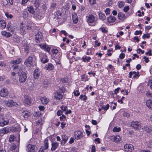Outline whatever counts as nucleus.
<instances>
[{
  "instance_id": "29",
  "label": "nucleus",
  "mask_w": 152,
  "mask_h": 152,
  "mask_svg": "<svg viewBox=\"0 0 152 152\" xmlns=\"http://www.w3.org/2000/svg\"><path fill=\"white\" fill-rule=\"evenodd\" d=\"M22 59L21 58H18L17 59L15 60L12 61L11 62V63L15 64H20L21 61Z\"/></svg>"
},
{
  "instance_id": "52",
  "label": "nucleus",
  "mask_w": 152,
  "mask_h": 152,
  "mask_svg": "<svg viewBox=\"0 0 152 152\" xmlns=\"http://www.w3.org/2000/svg\"><path fill=\"white\" fill-rule=\"evenodd\" d=\"M18 66L17 64H14V65L12 66V68L13 70H15L17 69L18 68Z\"/></svg>"
},
{
  "instance_id": "59",
  "label": "nucleus",
  "mask_w": 152,
  "mask_h": 152,
  "mask_svg": "<svg viewBox=\"0 0 152 152\" xmlns=\"http://www.w3.org/2000/svg\"><path fill=\"white\" fill-rule=\"evenodd\" d=\"M74 93L75 96H78L80 95V93L78 90H76Z\"/></svg>"
},
{
  "instance_id": "35",
  "label": "nucleus",
  "mask_w": 152,
  "mask_h": 152,
  "mask_svg": "<svg viewBox=\"0 0 152 152\" xmlns=\"http://www.w3.org/2000/svg\"><path fill=\"white\" fill-rule=\"evenodd\" d=\"M25 30V27L23 26V23H21L20 28V31L21 33H24Z\"/></svg>"
},
{
  "instance_id": "44",
  "label": "nucleus",
  "mask_w": 152,
  "mask_h": 152,
  "mask_svg": "<svg viewBox=\"0 0 152 152\" xmlns=\"http://www.w3.org/2000/svg\"><path fill=\"white\" fill-rule=\"evenodd\" d=\"M82 59L83 61L85 62L86 61H88L91 59V58L90 57L86 56L85 57H83Z\"/></svg>"
},
{
  "instance_id": "31",
  "label": "nucleus",
  "mask_w": 152,
  "mask_h": 152,
  "mask_svg": "<svg viewBox=\"0 0 152 152\" xmlns=\"http://www.w3.org/2000/svg\"><path fill=\"white\" fill-rule=\"evenodd\" d=\"M6 26L5 21L4 20H0V27L1 29L4 28Z\"/></svg>"
},
{
  "instance_id": "22",
  "label": "nucleus",
  "mask_w": 152,
  "mask_h": 152,
  "mask_svg": "<svg viewBox=\"0 0 152 152\" xmlns=\"http://www.w3.org/2000/svg\"><path fill=\"white\" fill-rule=\"evenodd\" d=\"M147 106L150 109L152 110V100L148 99L146 102Z\"/></svg>"
},
{
  "instance_id": "7",
  "label": "nucleus",
  "mask_w": 152,
  "mask_h": 152,
  "mask_svg": "<svg viewBox=\"0 0 152 152\" xmlns=\"http://www.w3.org/2000/svg\"><path fill=\"white\" fill-rule=\"evenodd\" d=\"M124 149L126 152H132L134 150V148L132 144H126L124 145Z\"/></svg>"
},
{
  "instance_id": "42",
  "label": "nucleus",
  "mask_w": 152,
  "mask_h": 152,
  "mask_svg": "<svg viewBox=\"0 0 152 152\" xmlns=\"http://www.w3.org/2000/svg\"><path fill=\"white\" fill-rule=\"evenodd\" d=\"M113 131L114 132H119L121 131V128L120 127H115L113 128Z\"/></svg>"
},
{
  "instance_id": "28",
  "label": "nucleus",
  "mask_w": 152,
  "mask_h": 152,
  "mask_svg": "<svg viewBox=\"0 0 152 152\" xmlns=\"http://www.w3.org/2000/svg\"><path fill=\"white\" fill-rule=\"evenodd\" d=\"M72 17L73 21L74 23H77L78 21V19L77 15L75 13H74V14L72 15Z\"/></svg>"
},
{
  "instance_id": "3",
  "label": "nucleus",
  "mask_w": 152,
  "mask_h": 152,
  "mask_svg": "<svg viewBox=\"0 0 152 152\" xmlns=\"http://www.w3.org/2000/svg\"><path fill=\"white\" fill-rule=\"evenodd\" d=\"M12 120L13 121V123H15V124L11 126L10 131L14 132H19L20 130L19 124L16 123L14 118L12 119Z\"/></svg>"
},
{
  "instance_id": "19",
  "label": "nucleus",
  "mask_w": 152,
  "mask_h": 152,
  "mask_svg": "<svg viewBox=\"0 0 152 152\" xmlns=\"http://www.w3.org/2000/svg\"><path fill=\"white\" fill-rule=\"evenodd\" d=\"M45 69L48 71L51 70L53 69V65L51 63L47 64L45 66Z\"/></svg>"
},
{
  "instance_id": "43",
  "label": "nucleus",
  "mask_w": 152,
  "mask_h": 152,
  "mask_svg": "<svg viewBox=\"0 0 152 152\" xmlns=\"http://www.w3.org/2000/svg\"><path fill=\"white\" fill-rule=\"evenodd\" d=\"M23 17L24 18H27L28 17V13L26 11H24L23 13Z\"/></svg>"
},
{
  "instance_id": "38",
  "label": "nucleus",
  "mask_w": 152,
  "mask_h": 152,
  "mask_svg": "<svg viewBox=\"0 0 152 152\" xmlns=\"http://www.w3.org/2000/svg\"><path fill=\"white\" fill-rule=\"evenodd\" d=\"M124 4V2L122 1H120L118 2V5L120 8L123 7Z\"/></svg>"
},
{
  "instance_id": "51",
  "label": "nucleus",
  "mask_w": 152,
  "mask_h": 152,
  "mask_svg": "<svg viewBox=\"0 0 152 152\" xmlns=\"http://www.w3.org/2000/svg\"><path fill=\"white\" fill-rule=\"evenodd\" d=\"M25 50L27 52V53H28V50L29 48V47L27 45H24L23 46Z\"/></svg>"
},
{
  "instance_id": "49",
  "label": "nucleus",
  "mask_w": 152,
  "mask_h": 152,
  "mask_svg": "<svg viewBox=\"0 0 152 152\" xmlns=\"http://www.w3.org/2000/svg\"><path fill=\"white\" fill-rule=\"evenodd\" d=\"M60 81L63 83H67L68 82L67 79L66 78H61L60 79Z\"/></svg>"
},
{
  "instance_id": "15",
  "label": "nucleus",
  "mask_w": 152,
  "mask_h": 152,
  "mask_svg": "<svg viewBox=\"0 0 152 152\" xmlns=\"http://www.w3.org/2000/svg\"><path fill=\"white\" fill-rule=\"evenodd\" d=\"M27 150L28 152H34V146L29 144L27 146Z\"/></svg>"
},
{
  "instance_id": "36",
  "label": "nucleus",
  "mask_w": 152,
  "mask_h": 152,
  "mask_svg": "<svg viewBox=\"0 0 152 152\" xmlns=\"http://www.w3.org/2000/svg\"><path fill=\"white\" fill-rule=\"evenodd\" d=\"M28 11L31 13L34 14L35 13L34 9L32 6H30L28 8Z\"/></svg>"
},
{
  "instance_id": "53",
  "label": "nucleus",
  "mask_w": 152,
  "mask_h": 152,
  "mask_svg": "<svg viewBox=\"0 0 152 152\" xmlns=\"http://www.w3.org/2000/svg\"><path fill=\"white\" fill-rule=\"evenodd\" d=\"M61 110H62L63 111H66L67 109V107L62 105L61 107Z\"/></svg>"
},
{
  "instance_id": "2",
  "label": "nucleus",
  "mask_w": 152,
  "mask_h": 152,
  "mask_svg": "<svg viewBox=\"0 0 152 152\" xmlns=\"http://www.w3.org/2000/svg\"><path fill=\"white\" fill-rule=\"evenodd\" d=\"M87 21L89 26H94L96 24V19L95 16L92 14H89L86 17Z\"/></svg>"
},
{
  "instance_id": "11",
  "label": "nucleus",
  "mask_w": 152,
  "mask_h": 152,
  "mask_svg": "<svg viewBox=\"0 0 152 152\" xmlns=\"http://www.w3.org/2000/svg\"><path fill=\"white\" fill-rule=\"evenodd\" d=\"M74 134L75 138L77 140L80 139L83 136V133L80 131H75Z\"/></svg>"
},
{
  "instance_id": "61",
  "label": "nucleus",
  "mask_w": 152,
  "mask_h": 152,
  "mask_svg": "<svg viewBox=\"0 0 152 152\" xmlns=\"http://www.w3.org/2000/svg\"><path fill=\"white\" fill-rule=\"evenodd\" d=\"M148 85L150 86L152 90V80H150L148 81Z\"/></svg>"
},
{
  "instance_id": "57",
  "label": "nucleus",
  "mask_w": 152,
  "mask_h": 152,
  "mask_svg": "<svg viewBox=\"0 0 152 152\" xmlns=\"http://www.w3.org/2000/svg\"><path fill=\"white\" fill-rule=\"evenodd\" d=\"M150 37L149 34H144V35L142 36V38L143 39H145L146 38H148Z\"/></svg>"
},
{
  "instance_id": "6",
  "label": "nucleus",
  "mask_w": 152,
  "mask_h": 152,
  "mask_svg": "<svg viewBox=\"0 0 152 152\" xmlns=\"http://www.w3.org/2000/svg\"><path fill=\"white\" fill-rule=\"evenodd\" d=\"M24 64L27 67H30L33 64V58L29 56L25 60Z\"/></svg>"
},
{
  "instance_id": "41",
  "label": "nucleus",
  "mask_w": 152,
  "mask_h": 152,
  "mask_svg": "<svg viewBox=\"0 0 152 152\" xmlns=\"http://www.w3.org/2000/svg\"><path fill=\"white\" fill-rule=\"evenodd\" d=\"M1 34L4 36L9 37H10V33H8L5 31H2Z\"/></svg>"
},
{
  "instance_id": "26",
  "label": "nucleus",
  "mask_w": 152,
  "mask_h": 152,
  "mask_svg": "<svg viewBox=\"0 0 152 152\" xmlns=\"http://www.w3.org/2000/svg\"><path fill=\"white\" fill-rule=\"evenodd\" d=\"M144 130L147 132L151 133L152 131V128L151 126H146L142 128Z\"/></svg>"
},
{
  "instance_id": "16",
  "label": "nucleus",
  "mask_w": 152,
  "mask_h": 152,
  "mask_svg": "<svg viewBox=\"0 0 152 152\" xmlns=\"http://www.w3.org/2000/svg\"><path fill=\"white\" fill-rule=\"evenodd\" d=\"M39 45L42 49H44L45 51H46L49 53L50 52V48L47 45L42 44H40Z\"/></svg>"
},
{
  "instance_id": "20",
  "label": "nucleus",
  "mask_w": 152,
  "mask_h": 152,
  "mask_svg": "<svg viewBox=\"0 0 152 152\" xmlns=\"http://www.w3.org/2000/svg\"><path fill=\"white\" fill-rule=\"evenodd\" d=\"M62 141L61 142L62 145H64L68 139V137L65 135L64 134L62 135Z\"/></svg>"
},
{
  "instance_id": "17",
  "label": "nucleus",
  "mask_w": 152,
  "mask_h": 152,
  "mask_svg": "<svg viewBox=\"0 0 152 152\" xmlns=\"http://www.w3.org/2000/svg\"><path fill=\"white\" fill-rule=\"evenodd\" d=\"M40 71L38 69H35L34 71V77L35 79H37L40 76Z\"/></svg>"
},
{
  "instance_id": "48",
  "label": "nucleus",
  "mask_w": 152,
  "mask_h": 152,
  "mask_svg": "<svg viewBox=\"0 0 152 152\" xmlns=\"http://www.w3.org/2000/svg\"><path fill=\"white\" fill-rule=\"evenodd\" d=\"M16 140V137H15V136H14V135H10V142L11 141H14Z\"/></svg>"
},
{
  "instance_id": "14",
  "label": "nucleus",
  "mask_w": 152,
  "mask_h": 152,
  "mask_svg": "<svg viewBox=\"0 0 152 152\" xmlns=\"http://www.w3.org/2000/svg\"><path fill=\"white\" fill-rule=\"evenodd\" d=\"M139 72H136L135 71L130 72L129 73V77L130 78L132 77V76L133 75V77L134 78H136L137 77H139L140 75H139Z\"/></svg>"
},
{
  "instance_id": "13",
  "label": "nucleus",
  "mask_w": 152,
  "mask_h": 152,
  "mask_svg": "<svg viewBox=\"0 0 152 152\" xmlns=\"http://www.w3.org/2000/svg\"><path fill=\"white\" fill-rule=\"evenodd\" d=\"M7 90L6 89L3 88L0 91V96L1 97H5L8 94Z\"/></svg>"
},
{
  "instance_id": "1",
  "label": "nucleus",
  "mask_w": 152,
  "mask_h": 152,
  "mask_svg": "<svg viewBox=\"0 0 152 152\" xmlns=\"http://www.w3.org/2000/svg\"><path fill=\"white\" fill-rule=\"evenodd\" d=\"M17 27V22L16 20H12L10 22V30L12 33V34H10L11 40L15 42H19L20 39L16 34V30Z\"/></svg>"
},
{
  "instance_id": "55",
  "label": "nucleus",
  "mask_w": 152,
  "mask_h": 152,
  "mask_svg": "<svg viewBox=\"0 0 152 152\" xmlns=\"http://www.w3.org/2000/svg\"><path fill=\"white\" fill-rule=\"evenodd\" d=\"M52 52L53 54H55L58 53V51L57 49H53L52 50Z\"/></svg>"
},
{
  "instance_id": "24",
  "label": "nucleus",
  "mask_w": 152,
  "mask_h": 152,
  "mask_svg": "<svg viewBox=\"0 0 152 152\" xmlns=\"http://www.w3.org/2000/svg\"><path fill=\"white\" fill-rule=\"evenodd\" d=\"M40 99L42 103L44 104H47L49 102V99L45 97L41 98Z\"/></svg>"
},
{
  "instance_id": "50",
  "label": "nucleus",
  "mask_w": 152,
  "mask_h": 152,
  "mask_svg": "<svg viewBox=\"0 0 152 152\" xmlns=\"http://www.w3.org/2000/svg\"><path fill=\"white\" fill-rule=\"evenodd\" d=\"M99 30L102 31L103 33H106L107 32V31L106 30L104 27H101L99 28Z\"/></svg>"
},
{
  "instance_id": "21",
  "label": "nucleus",
  "mask_w": 152,
  "mask_h": 152,
  "mask_svg": "<svg viewBox=\"0 0 152 152\" xmlns=\"http://www.w3.org/2000/svg\"><path fill=\"white\" fill-rule=\"evenodd\" d=\"M118 16L119 19L122 20H124L126 18L125 15L121 12H119L118 13Z\"/></svg>"
},
{
  "instance_id": "32",
  "label": "nucleus",
  "mask_w": 152,
  "mask_h": 152,
  "mask_svg": "<svg viewBox=\"0 0 152 152\" xmlns=\"http://www.w3.org/2000/svg\"><path fill=\"white\" fill-rule=\"evenodd\" d=\"M34 17L36 19L38 20H40L42 18V16L40 15V13H37L35 14V13L34 14Z\"/></svg>"
},
{
  "instance_id": "56",
  "label": "nucleus",
  "mask_w": 152,
  "mask_h": 152,
  "mask_svg": "<svg viewBox=\"0 0 152 152\" xmlns=\"http://www.w3.org/2000/svg\"><path fill=\"white\" fill-rule=\"evenodd\" d=\"M147 146L150 148H152V141H149L148 142Z\"/></svg>"
},
{
  "instance_id": "12",
  "label": "nucleus",
  "mask_w": 152,
  "mask_h": 152,
  "mask_svg": "<svg viewBox=\"0 0 152 152\" xmlns=\"http://www.w3.org/2000/svg\"><path fill=\"white\" fill-rule=\"evenodd\" d=\"M54 97L57 100H61L63 98L62 94L58 91H56L55 93Z\"/></svg>"
},
{
  "instance_id": "23",
  "label": "nucleus",
  "mask_w": 152,
  "mask_h": 152,
  "mask_svg": "<svg viewBox=\"0 0 152 152\" xmlns=\"http://www.w3.org/2000/svg\"><path fill=\"white\" fill-rule=\"evenodd\" d=\"M58 143L57 142H52L51 150L54 151L56 149L58 146Z\"/></svg>"
},
{
  "instance_id": "34",
  "label": "nucleus",
  "mask_w": 152,
  "mask_h": 152,
  "mask_svg": "<svg viewBox=\"0 0 152 152\" xmlns=\"http://www.w3.org/2000/svg\"><path fill=\"white\" fill-rule=\"evenodd\" d=\"M23 116L24 118H27L31 115V113L30 112L26 111L23 112Z\"/></svg>"
},
{
  "instance_id": "10",
  "label": "nucleus",
  "mask_w": 152,
  "mask_h": 152,
  "mask_svg": "<svg viewBox=\"0 0 152 152\" xmlns=\"http://www.w3.org/2000/svg\"><path fill=\"white\" fill-rule=\"evenodd\" d=\"M109 139L113 142H117L121 140V138L120 136L118 135L115 136H112L110 137Z\"/></svg>"
},
{
  "instance_id": "63",
  "label": "nucleus",
  "mask_w": 152,
  "mask_h": 152,
  "mask_svg": "<svg viewBox=\"0 0 152 152\" xmlns=\"http://www.w3.org/2000/svg\"><path fill=\"white\" fill-rule=\"evenodd\" d=\"M110 9L109 8H107L105 11L106 15H108L110 13Z\"/></svg>"
},
{
  "instance_id": "18",
  "label": "nucleus",
  "mask_w": 152,
  "mask_h": 152,
  "mask_svg": "<svg viewBox=\"0 0 152 152\" xmlns=\"http://www.w3.org/2000/svg\"><path fill=\"white\" fill-rule=\"evenodd\" d=\"M41 61L43 63H45L47 62L48 61V59L47 56L45 54H43L41 58Z\"/></svg>"
},
{
  "instance_id": "27",
  "label": "nucleus",
  "mask_w": 152,
  "mask_h": 152,
  "mask_svg": "<svg viewBox=\"0 0 152 152\" xmlns=\"http://www.w3.org/2000/svg\"><path fill=\"white\" fill-rule=\"evenodd\" d=\"M108 22L110 23L115 22L116 20V18L115 17L110 16L107 18Z\"/></svg>"
},
{
  "instance_id": "45",
  "label": "nucleus",
  "mask_w": 152,
  "mask_h": 152,
  "mask_svg": "<svg viewBox=\"0 0 152 152\" xmlns=\"http://www.w3.org/2000/svg\"><path fill=\"white\" fill-rule=\"evenodd\" d=\"M40 5L39 1L38 0H36L34 3V5L37 8L39 7Z\"/></svg>"
},
{
  "instance_id": "47",
  "label": "nucleus",
  "mask_w": 152,
  "mask_h": 152,
  "mask_svg": "<svg viewBox=\"0 0 152 152\" xmlns=\"http://www.w3.org/2000/svg\"><path fill=\"white\" fill-rule=\"evenodd\" d=\"M16 148V145L14 144H12L11 147V148L10 149V151H11V150H12V151L13 152H14L15 151V149Z\"/></svg>"
},
{
  "instance_id": "30",
  "label": "nucleus",
  "mask_w": 152,
  "mask_h": 152,
  "mask_svg": "<svg viewBox=\"0 0 152 152\" xmlns=\"http://www.w3.org/2000/svg\"><path fill=\"white\" fill-rule=\"evenodd\" d=\"M34 23L31 22H29L26 25L27 29L28 30H30L32 28V27L34 26Z\"/></svg>"
},
{
  "instance_id": "5",
  "label": "nucleus",
  "mask_w": 152,
  "mask_h": 152,
  "mask_svg": "<svg viewBox=\"0 0 152 152\" xmlns=\"http://www.w3.org/2000/svg\"><path fill=\"white\" fill-rule=\"evenodd\" d=\"M132 127L136 130H139L141 128V123L138 121H132L131 124Z\"/></svg>"
},
{
  "instance_id": "8",
  "label": "nucleus",
  "mask_w": 152,
  "mask_h": 152,
  "mask_svg": "<svg viewBox=\"0 0 152 152\" xmlns=\"http://www.w3.org/2000/svg\"><path fill=\"white\" fill-rule=\"evenodd\" d=\"M42 34L40 31H38L35 35V41L37 43H39L42 38Z\"/></svg>"
},
{
  "instance_id": "4",
  "label": "nucleus",
  "mask_w": 152,
  "mask_h": 152,
  "mask_svg": "<svg viewBox=\"0 0 152 152\" xmlns=\"http://www.w3.org/2000/svg\"><path fill=\"white\" fill-rule=\"evenodd\" d=\"M18 75L19 76V81L20 83H23L24 82L27 77L26 74L24 72H22L20 75L19 72H18Z\"/></svg>"
},
{
  "instance_id": "64",
  "label": "nucleus",
  "mask_w": 152,
  "mask_h": 152,
  "mask_svg": "<svg viewBox=\"0 0 152 152\" xmlns=\"http://www.w3.org/2000/svg\"><path fill=\"white\" fill-rule=\"evenodd\" d=\"M142 32L141 31H136L134 33V34L135 35H138L139 34H142Z\"/></svg>"
},
{
  "instance_id": "25",
  "label": "nucleus",
  "mask_w": 152,
  "mask_h": 152,
  "mask_svg": "<svg viewBox=\"0 0 152 152\" xmlns=\"http://www.w3.org/2000/svg\"><path fill=\"white\" fill-rule=\"evenodd\" d=\"M9 121L7 119H2L0 122V126H3L4 125L8 124Z\"/></svg>"
},
{
  "instance_id": "37",
  "label": "nucleus",
  "mask_w": 152,
  "mask_h": 152,
  "mask_svg": "<svg viewBox=\"0 0 152 152\" xmlns=\"http://www.w3.org/2000/svg\"><path fill=\"white\" fill-rule=\"evenodd\" d=\"M99 18L103 20H105L106 18L105 15L101 13H100L99 14Z\"/></svg>"
},
{
  "instance_id": "33",
  "label": "nucleus",
  "mask_w": 152,
  "mask_h": 152,
  "mask_svg": "<svg viewBox=\"0 0 152 152\" xmlns=\"http://www.w3.org/2000/svg\"><path fill=\"white\" fill-rule=\"evenodd\" d=\"M44 148H43L45 150H46L48 148V140L45 139L44 140Z\"/></svg>"
},
{
  "instance_id": "39",
  "label": "nucleus",
  "mask_w": 152,
  "mask_h": 152,
  "mask_svg": "<svg viewBox=\"0 0 152 152\" xmlns=\"http://www.w3.org/2000/svg\"><path fill=\"white\" fill-rule=\"evenodd\" d=\"M80 98L83 101H86L87 99V97L85 95H81L80 96Z\"/></svg>"
},
{
  "instance_id": "46",
  "label": "nucleus",
  "mask_w": 152,
  "mask_h": 152,
  "mask_svg": "<svg viewBox=\"0 0 152 152\" xmlns=\"http://www.w3.org/2000/svg\"><path fill=\"white\" fill-rule=\"evenodd\" d=\"M146 96L148 98L152 99V93L148 91L146 94Z\"/></svg>"
},
{
  "instance_id": "60",
  "label": "nucleus",
  "mask_w": 152,
  "mask_h": 152,
  "mask_svg": "<svg viewBox=\"0 0 152 152\" xmlns=\"http://www.w3.org/2000/svg\"><path fill=\"white\" fill-rule=\"evenodd\" d=\"M143 58L145 60V61L146 63H148L149 61L148 57L146 56H144Z\"/></svg>"
},
{
  "instance_id": "9",
  "label": "nucleus",
  "mask_w": 152,
  "mask_h": 152,
  "mask_svg": "<svg viewBox=\"0 0 152 152\" xmlns=\"http://www.w3.org/2000/svg\"><path fill=\"white\" fill-rule=\"evenodd\" d=\"M24 99L23 102L24 103L27 105H29L31 102V98L27 95H25L24 96Z\"/></svg>"
},
{
  "instance_id": "54",
  "label": "nucleus",
  "mask_w": 152,
  "mask_h": 152,
  "mask_svg": "<svg viewBox=\"0 0 152 152\" xmlns=\"http://www.w3.org/2000/svg\"><path fill=\"white\" fill-rule=\"evenodd\" d=\"M129 9V6H127L124 7V11L125 12H127Z\"/></svg>"
},
{
  "instance_id": "58",
  "label": "nucleus",
  "mask_w": 152,
  "mask_h": 152,
  "mask_svg": "<svg viewBox=\"0 0 152 152\" xmlns=\"http://www.w3.org/2000/svg\"><path fill=\"white\" fill-rule=\"evenodd\" d=\"M56 14L58 15V18L60 19L61 18V13H60L59 12L57 11L56 12Z\"/></svg>"
},
{
  "instance_id": "62",
  "label": "nucleus",
  "mask_w": 152,
  "mask_h": 152,
  "mask_svg": "<svg viewBox=\"0 0 152 152\" xmlns=\"http://www.w3.org/2000/svg\"><path fill=\"white\" fill-rule=\"evenodd\" d=\"M56 3H52V4L50 6L51 8L52 9V8H53V9L56 7Z\"/></svg>"
},
{
  "instance_id": "40",
  "label": "nucleus",
  "mask_w": 152,
  "mask_h": 152,
  "mask_svg": "<svg viewBox=\"0 0 152 152\" xmlns=\"http://www.w3.org/2000/svg\"><path fill=\"white\" fill-rule=\"evenodd\" d=\"M10 107H12L13 106H17L18 104L15 102H14L13 101L10 100Z\"/></svg>"
}]
</instances>
